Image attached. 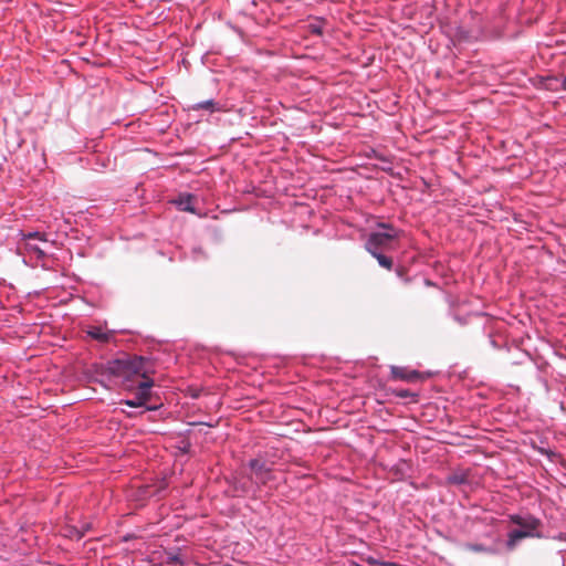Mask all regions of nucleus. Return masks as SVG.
I'll use <instances>...</instances> for the list:
<instances>
[{
    "label": "nucleus",
    "mask_w": 566,
    "mask_h": 566,
    "mask_svg": "<svg viewBox=\"0 0 566 566\" xmlns=\"http://www.w3.org/2000/svg\"><path fill=\"white\" fill-rule=\"evenodd\" d=\"M111 375L122 378L125 387L132 389L134 380L142 377L143 380L150 379L148 377L147 361L142 356H126L108 363L107 367Z\"/></svg>",
    "instance_id": "f257e3e1"
},
{
    "label": "nucleus",
    "mask_w": 566,
    "mask_h": 566,
    "mask_svg": "<svg viewBox=\"0 0 566 566\" xmlns=\"http://www.w3.org/2000/svg\"><path fill=\"white\" fill-rule=\"evenodd\" d=\"M510 521L520 526V530H513L507 534L506 546L510 551H513L518 542L527 537H542L538 528L542 525V522L533 516V515H518L513 514L510 515Z\"/></svg>",
    "instance_id": "f03ea898"
},
{
    "label": "nucleus",
    "mask_w": 566,
    "mask_h": 566,
    "mask_svg": "<svg viewBox=\"0 0 566 566\" xmlns=\"http://www.w3.org/2000/svg\"><path fill=\"white\" fill-rule=\"evenodd\" d=\"M379 228L387 229V232L375 231L368 234L365 249L370 254L390 250L391 243L398 238V232L388 223H379Z\"/></svg>",
    "instance_id": "7ed1b4c3"
},
{
    "label": "nucleus",
    "mask_w": 566,
    "mask_h": 566,
    "mask_svg": "<svg viewBox=\"0 0 566 566\" xmlns=\"http://www.w3.org/2000/svg\"><path fill=\"white\" fill-rule=\"evenodd\" d=\"M249 467L252 471V479L258 484L266 485L273 480L271 467L263 460L253 459L249 462Z\"/></svg>",
    "instance_id": "20e7f679"
},
{
    "label": "nucleus",
    "mask_w": 566,
    "mask_h": 566,
    "mask_svg": "<svg viewBox=\"0 0 566 566\" xmlns=\"http://www.w3.org/2000/svg\"><path fill=\"white\" fill-rule=\"evenodd\" d=\"M154 386L153 379L142 380L137 385L136 397L132 400H125L123 403L133 408L144 406L150 398V388Z\"/></svg>",
    "instance_id": "39448f33"
},
{
    "label": "nucleus",
    "mask_w": 566,
    "mask_h": 566,
    "mask_svg": "<svg viewBox=\"0 0 566 566\" xmlns=\"http://www.w3.org/2000/svg\"><path fill=\"white\" fill-rule=\"evenodd\" d=\"M392 379L403 380L407 382H417L424 379V376L417 370H411L407 367L392 366L390 368Z\"/></svg>",
    "instance_id": "423d86ee"
},
{
    "label": "nucleus",
    "mask_w": 566,
    "mask_h": 566,
    "mask_svg": "<svg viewBox=\"0 0 566 566\" xmlns=\"http://www.w3.org/2000/svg\"><path fill=\"white\" fill-rule=\"evenodd\" d=\"M87 335L93 339H96L101 343H108L113 338V333L109 331H104L99 326H92L87 329Z\"/></svg>",
    "instance_id": "0eeeda50"
},
{
    "label": "nucleus",
    "mask_w": 566,
    "mask_h": 566,
    "mask_svg": "<svg viewBox=\"0 0 566 566\" xmlns=\"http://www.w3.org/2000/svg\"><path fill=\"white\" fill-rule=\"evenodd\" d=\"M189 109H192V111L206 109V111H209L212 113V112L217 111V104L213 99H207L203 102H198V103H193V104L189 105Z\"/></svg>",
    "instance_id": "6e6552de"
},
{
    "label": "nucleus",
    "mask_w": 566,
    "mask_h": 566,
    "mask_svg": "<svg viewBox=\"0 0 566 566\" xmlns=\"http://www.w3.org/2000/svg\"><path fill=\"white\" fill-rule=\"evenodd\" d=\"M192 199L193 197L191 195L180 196L177 203L181 210L195 212V208L191 206Z\"/></svg>",
    "instance_id": "1a4fd4ad"
},
{
    "label": "nucleus",
    "mask_w": 566,
    "mask_h": 566,
    "mask_svg": "<svg viewBox=\"0 0 566 566\" xmlns=\"http://www.w3.org/2000/svg\"><path fill=\"white\" fill-rule=\"evenodd\" d=\"M379 263L380 266L391 270L394 265V261L391 258L385 255L382 252H376L375 254H371Z\"/></svg>",
    "instance_id": "9d476101"
},
{
    "label": "nucleus",
    "mask_w": 566,
    "mask_h": 566,
    "mask_svg": "<svg viewBox=\"0 0 566 566\" xmlns=\"http://www.w3.org/2000/svg\"><path fill=\"white\" fill-rule=\"evenodd\" d=\"M166 563L168 565H178V566H182L185 564L181 555L178 552H167L166 553Z\"/></svg>",
    "instance_id": "9b49d317"
},
{
    "label": "nucleus",
    "mask_w": 566,
    "mask_h": 566,
    "mask_svg": "<svg viewBox=\"0 0 566 566\" xmlns=\"http://www.w3.org/2000/svg\"><path fill=\"white\" fill-rule=\"evenodd\" d=\"M85 535V531H80L76 526H67L64 536L75 539H81Z\"/></svg>",
    "instance_id": "f8f14e48"
},
{
    "label": "nucleus",
    "mask_w": 566,
    "mask_h": 566,
    "mask_svg": "<svg viewBox=\"0 0 566 566\" xmlns=\"http://www.w3.org/2000/svg\"><path fill=\"white\" fill-rule=\"evenodd\" d=\"M465 548L471 551V552H475V553H488L490 552V549L488 547H485L483 544H467L465 545Z\"/></svg>",
    "instance_id": "ddd939ff"
},
{
    "label": "nucleus",
    "mask_w": 566,
    "mask_h": 566,
    "mask_svg": "<svg viewBox=\"0 0 566 566\" xmlns=\"http://www.w3.org/2000/svg\"><path fill=\"white\" fill-rule=\"evenodd\" d=\"M394 394L396 397H399V398H409V397L416 398L417 397L416 394L411 392L408 389L394 390Z\"/></svg>",
    "instance_id": "4468645a"
},
{
    "label": "nucleus",
    "mask_w": 566,
    "mask_h": 566,
    "mask_svg": "<svg viewBox=\"0 0 566 566\" xmlns=\"http://www.w3.org/2000/svg\"><path fill=\"white\" fill-rule=\"evenodd\" d=\"M28 247L31 251L38 253L39 255H44V252L38 245L28 242Z\"/></svg>",
    "instance_id": "2eb2a0df"
},
{
    "label": "nucleus",
    "mask_w": 566,
    "mask_h": 566,
    "mask_svg": "<svg viewBox=\"0 0 566 566\" xmlns=\"http://www.w3.org/2000/svg\"><path fill=\"white\" fill-rule=\"evenodd\" d=\"M25 239L27 240H33V239H39V240H42V237L39 232H32V233H29L25 235Z\"/></svg>",
    "instance_id": "dca6fc26"
},
{
    "label": "nucleus",
    "mask_w": 566,
    "mask_h": 566,
    "mask_svg": "<svg viewBox=\"0 0 566 566\" xmlns=\"http://www.w3.org/2000/svg\"><path fill=\"white\" fill-rule=\"evenodd\" d=\"M91 530V524L90 523H84L80 531H85V534Z\"/></svg>",
    "instance_id": "f3484780"
},
{
    "label": "nucleus",
    "mask_w": 566,
    "mask_h": 566,
    "mask_svg": "<svg viewBox=\"0 0 566 566\" xmlns=\"http://www.w3.org/2000/svg\"><path fill=\"white\" fill-rule=\"evenodd\" d=\"M562 87L566 91V76L562 81Z\"/></svg>",
    "instance_id": "a211bd4d"
}]
</instances>
